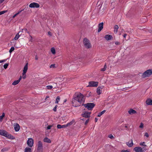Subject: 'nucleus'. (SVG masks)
<instances>
[{"mask_svg":"<svg viewBox=\"0 0 152 152\" xmlns=\"http://www.w3.org/2000/svg\"><path fill=\"white\" fill-rule=\"evenodd\" d=\"M74 97L81 104L84 102L85 100L84 96L80 93H77Z\"/></svg>","mask_w":152,"mask_h":152,"instance_id":"1","label":"nucleus"},{"mask_svg":"<svg viewBox=\"0 0 152 152\" xmlns=\"http://www.w3.org/2000/svg\"><path fill=\"white\" fill-rule=\"evenodd\" d=\"M0 134L10 139H14V137L9 134L7 132L3 130H0Z\"/></svg>","mask_w":152,"mask_h":152,"instance_id":"2","label":"nucleus"},{"mask_svg":"<svg viewBox=\"0 0 152 152\" xmlns=\"http://www.w3.org/2000/svg\"><path fill=\"white\" fill-rule=\"evenodd\" d=\"M152 75V69H149L146 70L142 75L141 77L142 78H145L149 77Z\"/></svg>","mask_w":152,"mask_h":152,"instance_id":"3","label":"nucleus"},{"mask_svg":"<svg viewBox=\"0 0 152 152\" xmlns=\"http://www.w3.org/2000/svg\"><path fill=\"white\" fill-rule=\"evenodd\" d=\"M83 43L85 47L87 49L90 48L92 47L90 41L86 38L84 39Z\"/></svg>","mask_w":152,"mask_h":152,"instance_id":"4","label":"nucleus"},{"mask_svg":"<svg viewBox=\"0 0 152 152\" xmlns=\"http://www.w3.org/2000/svg\"><path fill=\"white\" fill-rule=\"evenodd\" d=\"M88 110H91L95 106V104L93 103H88L83 104Z\"/></svg>","mask_w":152,"mask_h":152,"instance_id":"5","label":"nucleus"},{"mask_svg":"<svg viewBox=\"0 0 152 152\" xmlns=\"http://www.w3.org/2000/svg\"><path fill=\"white\" fill-rule=\"evenodd\" d=\"M147 149L145 147L141 148L139 146L136 147L133 149L135 152H144Z\"/></svg>","mask_w":152,"mask_h":152,"instance_id":"6","label":"nucleus"},{"mask_svg":"<svg viewBox=\"0 0 152 152\" xmlns=\"http://www.w3.org/2000/svg\"><path fill=\"white\" fill-rule=\"evenodd\" d=\"M72 103L73 106L75 107H77L80 106L81 103L79 102L76 98L74 97L72 99Z\"/></svg>","mask_w":152,"mask_h":152,"instance_id":"7","label":"nucleus"},{"mask_svg":"<svg viewBox=\"0 0 152 152\" xmlns=\"http://www.w3.org/2000/svg\"><path fill=\"white\" fill-rule=\"evenodd\" d=\"M37 150L38 152H42L43 144L40 141H39L37 144Z\"/></svg>","mask_w":152,"mask_h":152,"instance_id":"8","label":"nucleus"},{"mask_svg":"<svg viewBox=\"0 0 152 152\" xmlns=\"http://www.w3.org/2000/svg\"><path fill=\"white\" fill-rule=\"evenodd\" d=\"M99 83L98 82L90 81L89 82V84L87 86V87H96L98 85Z\"/></svg>","mask_w":152,"mask_h":152,"instance_id":"9","label":"nucleus"},{"mask_svg":"<svg viewBox=\"0 0 152 152\" xmlns=\"http://www.w3.org/2000/svg\"><path fill=\"white\" fill-rule=\"evenodd\" d=\"M91 113V112L85 111L82 114V115L83 117L89 118L90 117Z\"/></svg>","mask_w":152,"mask_h":152,"instance_id":"10","label":"nucleus"},{"mask_svg":"<svg viewBox=\"0 0 152 152\" xmlns=\"http://www.w3.org/2000/svg\"><path fill=\"white\" fill-rule=\"evenodd\" d=\"M27 143L28 145L30 147H32L33 145L34 140L32 138H28Z\"/></svg>","mask_w":152,"mask_h":152,"instance_id":"11","label":"nucleus"},{"mask_svg":"<svg viewBox=\"0 0 152 152\" xmlns=\"http://www.w3.org/2000/svg\"><path fill=\"white\" fill-rule=\"evenodd\" d=\"M29 6L31 8H39V5L37 3L33 2L30 4Z\"/></svg>","mask_w":152,"mask_h":152,"instance_id":"12","label":"nucleus"},{"mask_svg":"<svg viewBox=\"0 0 152 152\" xmlns=\"http://www.w3.org/2000/svg\"><path fill=\"white\" fill-rule=\"evenodd\" d=\"M14 127L15 130L16 132L18 131L20 129L19 125L17 123H15L14 124Z\"/></svg>","mask_w":152,"mask_h":152,"instance_id":"13","label":"nucleus"},{"mask_svg":"<svg viewBox=\"0 0 152 152\" xmlns=\"http://www.w3.org/2000/svg\"><path fill=\"white\" fill-rule=\"evenodd\" d=\"M104 88V86H102L98 87L97 88L96 92L98 95L101 93V91L102 89Z\"/></svg>","mask_w":152,"mask_h":152,"instance_id":"14","label":"nucleus"},{"mask_svg":"<svg viewBox=\"0 0 152 152\" xmlns=\"http://www.w3.org/2000/svg\"><path fill=\"white\" fill-rule=\"evenodd\" d=\"M103 23L102 22L100 23L98 25V32H100L103 28Z\"/></svg>","mask_w":152,"mask_h":152,"instance_id":"15","label":"nucleus"},{"mask_svg":"<svg viewBox=\"0 0 152 152\" xmlns=\"http://www.w3.org/2000/svg\"><path fill=\"white\" fill-rule=\"evenodd\" d=\"M22 32V31H19L18 33V34H17L15 36V37L14 38V39L15 40H16L18 39L19 37L21 35Z\"/></svg>","mask_w":152,"mask_h":152,"instance_id":"16","label":"nucleus"},{"mask_svg":"<svg viewBox=\"0 0 152 152\" xmlns=\"http://www.w3.org/2000/svg\"><path fill=\"white\" fill-rule=\"evenodd\" d=\"M128 113L130 115H132L136 113L137 112L135 110L132 109H130L128 111Z\"/></svg>","mask_w":152,"mask_h":152,"instance_id":"17","label":"nucleus"},{"mask_svg":"<svg viewBox=\"0 0 152 152\" xmlns=\"http://www.w3.org/2000/svg\"><path fill=\"white\" fill-rule=\"evenodd\" d=\"M104 38H105L106 40H109L111 39L112 38V37L111 35H110L107 34L105 36Z\"/></svg>","mask_w":152,"mask_h":152,"instance_id":"18","label":"nucleus"},{"mask_svg":"<svg viewBox=\"0 0 152 152\" xmlns=\"http://www.w3.org/2000/svg\"><path fill=\"white\" fill-rule=\"evenodd\" d=\"M146 103L147 105H152V100L150 99H148L146 101Z\"/></svg>","mask_w":152,"mask_h":152,"instance_id":"19","label":"nucleus"},{"mask_svg":"<svg viewBox=\"0 0 152 152\" xmlns=\"http://www.w3.org/2000/svg\"><path fill=\"white\" fill-rule=\"evenodd\" d=\"M126 145L129 147H132L133 145L132 140H131V141H129L127 143Z\"/></svg>","mask_w":152,"mask_h":152,"instance_id":"20","label":"nucleus"},{"mask_svg":"<svg viewBox=\"0 0 152 152\" xmlns=\"http://www.w3.org/2000/svg\"><path fill=\"white\" fill-rule=\"evenodd\" d=\"M43 141L44 142L48 143H50L51 142V140H50L47 137H45Z\"/></svg>","mask_w":152,"mask_h":152,"instance_id":"21","label":"nucleus"},{"mask_svg":"<svg viewBox=\"0 0 152 152\" xmlns=\"http://www.w3.org/2000/svg\"><path fill=\"white\" fill-rule=\"evenodd\" d=\"M75 122V120H72V121L69 122V123H67L66 124V127L68 126H69L72 125L74 122Z\"/></svg>","mask_w":152,"mask_h":152,"instance_id":"22","label":"nucleus"},{"mask_svg":"<svg viewBox=\"0 0 152 152\" xmlns=\"http://www.w3.org/2000/svg\"><path fill=\"white\" fill-rule=\"evenodd\" d=\"M118 26L117 25H115L114 26V32L116 34L118 32Z\"/></svg>","mask_w":152,"mask_h":152,"instance_id":"23","label":"nucleus"},{"mask_svg":"<svg viewBox=\"0 0 152 152\" xmlns=\"http://www.w3.org/2000/svg\"><path fill=\"white\" fill-rule=\"evenodd\" d=\"M57 128L58 129H61L63 128H66V125H61L60 124H58L57 125Z\"/></svg>","mask_w":152,"mask_h":152,"instance_id":"24","label":"nucleus"},{"mask_svg":"<svg viewBox=\"0 0 152 152\" xmlns=\"http://www.w3.org/2000/svg\"><path fill=\"white\" fill-rule=\"evenodd\" d=\"M28 63H27L26 64V65H25V66H24V67L23 68V72H27V70L28 68Z\"/></svg>","mask_w":152,"mask_h":152,"instance_id":"25","label":"nucleus"},{"mask_svg":"<svg viewBox=\"0 0 152 152\" xmlns=\"http://www.w3.org/2000/svg\"><path fill=\"white\" fill-rule=\"evenodd\" d=\"M25 152H31V149L29 147L26 148L24 150Z\"/></svg>","mask_w":152,"mask_h":152,"instance_id":"26","label":"nucleus"},{"mask_svg":"<svg viewBox=\"0 0 152 152\" xmlns=\"http://www.w3.org/2000/svg\"><path fill=\"white\" fill-rule=\"evenodd\" d=\"M51 86L52 87V88H53V89L56 88H58L57 84L56 83H53Z\"/></svg>","mask_w":152,"mask_h":152,"instance_id":"27","label":"nucleus"},{"mask_svg":"<svg viewBox=\"0 0 152 152\" xmlns=\"http://www.w3.org/2000/svg\"><path fill=\"white\" fill-rule=\"evenodd\" d=\"M105 111H106L105 110H104L103 111L101 112L98 115V117H100L104 113H105Z\"/></svg>","mask_w":152,"mask_h":152,"instance_id":"28","label":"nucleus"},{"mask_svg":"<svg viewBox=\"0 0 152 152\" xmlns=\"http://www.w3.org/2000/svg\"><path fill=\"white\" fill-rule=\"evenodd\" d=\"M5 114L4 113H3L2 114V115L0 116V121H2V119L4 117Z\"/></svg>","mask_w":152,"mask_h":152,"instance_id":"29","label":"nucleus"},{"mask_svg":"<svg viewBox=\"0 0 152 152\" xmlns=\"http://www.w3.org/2000/svg\"><path fill=\"white\" fill-rule=\"evenodd\" d=\"M51 51L53 54H55L56 53V50L54 48H52L51 49Z\"/></svg>","mask_w":152,"mask_h":152,"instance_id":"30","label":"nucleus"},{"mask_svg":"<svg viewBox=\"0 0 152 152\" xmlns=\"http://www.w3.org/2000/svg\"><path fill=\"white\" fill-rule=\"evenodd\" d=\"M107 68V66L105 64L104 66V68L101 69V71H104L106 70Z\"/></svg>","mask_w":152,"mask_h":152,"instance_id":"31","label":"nucleus"},{"mask_svg":"<svg viewBox=\"0 0 152 152\" xmlns=\"http://www.w3.org/2000/svg\"><path fill=\"white\" fill-rule=\"evenodd\" d=\"M19 81H18V80H15L12 83V85H16L17 84H18L19 83Z\"/></svg>","mask_w":152,"mask_h":152,"instance_id":"32","label":"nucleus"},{"mask_svg":"<svg viewBox=\"0 0 152 152\" xmlns=\"http://www.w3.org/2000/svg\"><path fill=\"white\" fill-rule=\"evenodd\" d=\"M140 145L142 146L146 147L147 146L146 145H145V142H143L140 143Z\"/></svg>","mask_w":152,"mask_h":152,"instance_id":"33","label":"nucleus"},{"mask_svg":"<svg viewBox=\"0 0 152 152\" xmlns=\"http://www.w3.org/2000/svg\"><path fill=\"white\" fill-rule=\"evenodd\" d=\"M60 96H57L56 99L55 103H58L59 101L60 100Z\"/></svg>","mask_w":152,"mask_h":152,"instance_id":"34","label":"nucleus"},{"mask_svg":"<svg viewBox=\"0 0 152 152\" xmlns=\"http://www.w3.org/2000/svg\"><path fill=\"white\" fill-rule=\"evenodd\" d=\"M52 88L51 86H46V89L50 90Z\"/></svg>","mask_w":152,"mask_h":152,"instance_id":"35","label":"nucleus"},{"mask_svg":"<svg viewBox=\"0 0 152 152\" xmlns=\"http://www.w3.org/2000/svg\"><path fill=\"white\" fill-rule=\"evenodd\" d=\"M15 48L13 47H12L9 50L10 53H11L13 50H14Z\"/></svg>","mask_w":152,"mask_h":152,"instance_id":"36","label":"nucleus"},{"mask_svg":"<svg viewBox=\"0 0 152 152\" xmlns=\"http://www.w3.org/2000/svg\"><path fill=\"white\" fill-rule=\"evenodd\" d=\"M8 150V148H3L1 150V151L2 152H4V151H6Z\"/></svg>","mask_w":152,"mask_h":152,"instance_id":"37","label":"nucleus"},{"mask_svg":"<svg viewBox=\"0 0 152 152\" xmlns=\"http://www.w3.org/2000/svg\"><path fill=\"white\" fill-rule=\"evenodd\" d=\"M7 12V10H4L0 12V15L4 14Z\"/></svg>","mask_w":152,"mask_h":152,"instance_id":"38","label":"nucleus"},{"mask_svg":"<svg viewBox=\"0 0 152 152\" xmlns=\"http://www.w3.org/2000/svg\"><path fill=\"white\" fill-rule=\"evenodd\" d=\"M9 65L8 64H6L4 65V67L5 69H6Z\"/></svg>","mask_w":152,"mask_h":152,"instance_id":"39","label":"nucleus"},{"mask_svg":"<svg viewBox=\"0 0 152 152\" xmlns=\"http://www.w3.org/2000/svg\"><path fill=\"white\" fill-rule=\"evenodd\" d=\"M55 64H52L50 65V68H55Z\"/></svg>","mask_w":152,"mask_h":152,"instance_id":"40","label":"nucleus"},{"mask_svg":"<svg viewBox=\"0 0 152 152\" xmlns=\"http://www.w3.org/2000/svg\"><path fill=\"white\" fill-rule=\"evenodd\" d=\"M143 127H144L143 124L142 123H141L140 125L139 126V127L140 128H143Z\"/></svg>","mask_w":152,"mask_h":152,"instance_id":"41","label":"nucleus"},{"mask_svg":"<svg viewBox=\"0 0 152 152\" xmlns=\"http://www.w3.org/2000/svg\"><path fill=\"white\" fill-rule=\"evenodd\" d=\"M32 39H33V38H32V37L31 36V35H30L29 36V41H30L31 42H32Z\"/></svg>","mask_w":152,"mask_h":152,"instance_id":"42","label":"nucleus"},{"mask_svg":"<svg viewBox=\"0 0 152 152\" xmlns=\"http://www.w3.org/2000/svg\"><path fill=\"white\" fill-rule=\"evenodd\" d=\"M108 137L111 139H113L114 138L113 136L111 134H110L108 135Z\"/></svg>","mask_w":152,"mask_h":152,"instance_id":"43","label":"nucleus"},{"mask_svg":"<svg viewBox=\"0 0 152 152\" xmlns=\"http://www.w3.org/2000/svg\"><path fill=\"white\" fill-rule=\"evenodd\" d=\"M53 126L52 125H49V126H48L47 127V129H51V127H52Z\"/></svg>","mask_w":152,"mask_h":152,"instance_id":"44","label":"nucleus"},{"mask_svg":"<svg viewBox=\"0 0 152 152\" xmlns=\"http://www.w3.org/2000/svg\"><path fill=\"white\" fill-rule=\"evenodd\" d=\"M89 121V119L88 118L85 122V124L86 125Z\"/></svg>","mask_w":152,"mask_h":152,"instance_id":"45","label":"nucleus"},{"mask_svg":"<svg viewBox=\"0 0 152 152\" xmlns=\"http://www.w3.org/2000/svg\"><path fill=\"white\" fill-rule=\"evenodd\" d=\"M7 60L6 59H4L2 60H0V63H3L4 62H5Z\"/></svg>","mask_w":152,"mask_h":152,"instance_id":"46","label":"nucleus"},{"mask_svg":"<svg viewBox=\"0 0 152 152\" xmlns=\"http://www.w3.org/2000/svg\"><path fill=\"white\" fill-rule=\"evenodd\" d=\"M57 105H56L55 106V107L53 109V110L54 111H56V108H57Z\"/></svg>","mask_w":152,"mask_h":152,"instance_id":"47","label":"nucleus"},{"mask_svg":"<svg viewBox=\"0 0 152 152\" xmlns=\"http://www.w3.org/2000/svg\"><path fill=\"white\" fill-rule=\"evenodd\" d=\"M145 136L147 137H149V135L148 133L146 132L145 133Z\"/></svg>","mask_w":152,"mask_h":152,"instance_id":"48","label":"nucleus"},{"mask_svg":"<svg viewBox=\"0 0 152 152\" xmlns=\"http://www.w3.org/2000/svg\"><path fill=\"white\" fill-rule=\"evenodd\" d=\"M24 10V9H23L19 11L17 13V14L18 15L20 13H21L22 11Z\"/></svg>","mask_w":152,"mask_h":152,"instance_id":"49","label":"nucleus"},{"mask_svg":"<svg viewBox=\"0 0 152 152\" xmlns=\"http://www.w3.org/2000/svg\"><path fill=\"white\" fill-rule=\"evenodd\" d=\"M115 44L116 45H119L120 44V43L118 41H116L115 43Z\"/></svg>","mask_w":152,"mask_h":152,"instance_id":"50","label":"nucleus"},{"mask_svg":"<svg viewBox=\"0 0 152 152\" xmlns=\"http://www.w3.org/2000/svg\"><path fill=\"white\" fill-rule=\"evenodd\" d=\"M121 152H129V151L128 150H124L122 151Z\"/></svg>","mask_w":152,"mask_h":152,"instance_id":"51","label":"nucleus"},{"mask_svg":"<svg viewBox=\"0 0 152 152\" xmlns=\"http://www.w3.org/2000/svg\"><path fill=\"white\" fill-rule=\"evenodd\" d=\"M91 92H90L89 93V94H88V95L87 96L88 97H89L90 96H91Z\"/></svg>","mask_w":152,"mask_h":152,"instance_id":"52","label":"nucleus"},{"mask_svg":"<svg viewBox=\"0 0 152 152\" xmlns=\"http://www.w3.org/2000/svg\"><path fill=\"white\" fill-rule=\"evenodd\" d=\"M48 34L50 36H52L51 33L50 31H49V32H48Z\"/></svg>","mask_w":152,"mask_h":152,"instance_id":"53","label":"nucleus"},{"mask_svg":"<svg viewBox=\"0 0 152 152\" xmlns=\"http://www.w3.org/2000/svg\"><path fill=\"white\" fill-rule=\"evenodd\" d=\"M18 15V14H17V13H16V14H15V15H14L13 16H12V18H15V17H16L17 15Z\"/></svg>","mask_w":152,"mask_h":152,"instance_id":"54","label":"nucleus"},{"mask_svg":"<svg viewBox=\"0 0 152 152\" xmlns=\"http://www.w3.org/2000/svg\"><path fill=\"white\" fill-rule=\"evenodd\" d=\"M26 72H23V73H22V75L24 76V75H26Z\"/></svg>","mask_w":152,"mask_h":152,"instance_id":"55","label":"nucleus"},{"mask_svg":"<svg viewBox=\"0 0 152 152\" xmlns=\"http://www.w3.org/2000/svg\"><path fill=\"white\" fill-rule=\"evenodd\" d=\"M28 7H25L24 9V10H26L28 11Z\"/></svg>","mask_w":152,"mask_h":152,"instance_id":"56","label":"nucleus"},{"mask_svg":"<svg viewBox=\"0 0 152 152\" xmlns=\"http://www.w3.org/2000/svg\"><path fill=\"white\" fill-rule=\"evenodd\" d=\"M38 57L37 56V55L35 57V59L36 60H38Z\"/></svg>","mask_w":152,"mask_h":152,"instance_id":"57","label":"nucleus"},{"mask_svg":"<svg viewBox=\"0 0 152 152\" xmlns=\"http://www.w3.org/2000/svg\"><path fill=\"white\" fill-rule=\"evenodd\" d=\"M22 77L23 79H25L26 78V75H24V76L22 75Z\"/></svg>","mask_w":152,"mask_h":152,"instance_id":"58","label":"nucleus"},{"mask_svg":"<svg viewBox=\"0 0 152 152\" xmlns=\"http://www.w3.org/2000/svg\"><path fill=\"white\" fill-rule=\"evenodd\" d=\"M127 34H124L123 37H124V38H125Z\"/></svg>","mask_w":152,"mask_h":152,"instance_id":"59","label":"nucleus"},{"mask_svg":"<svg viewBox=\"0 0 152 152\" xmlns=\"http://www.w3.org/2000/svg\"><path fill=\"white\" fill-rule=\"evenodd\" d=\"M21 77H22L21 76H20L19 79L18 80V81H19V82H20V80H21Z\"/></svg>","mask_w":152,"mask_h":152,"instance_id":"60","label":"nucleus"},{"mask_svg":"<svg viewBox=\"0 0 152 152\" xmlns=\"http://www.w3.org/2000/svg\"><path fill=\"white\" fill-rule=\"evenodd\" d=\"M98 121V119L96 118H95V122H97Z\"/></svg>","mask_w":152,"mask_h":152,"instance_id":"61","label":"nucleus"},{"mask_svg":"<svg viewBox=\"0 0 152 152\" xmlns=\"http://www.w3.org/2000/svg\"><path fill=\"white\" fill-rule=\"evenodd\" d=\"M4 0H1L0 1V3H2Z\"/></svg>","mask_w":152,"mask_h":152,"instance_id":"62","label":"nucleus"},{"mask_svg":"<svg viewBox=\"0 0 152 152\" xmlns=\"http://www.w3.org/2000/svg\"><path fill=\"white\" fill-rule=\"evenodd\" d=\"M49 98V96H47L46 97V98L45 99V100H46L47 98Z\"/></svg>","mask_w":152,"mask_h":152,"instance_id":"63","label":"nucleus"},{"mask_svg":"<svg viewBox=\"0 0 152 152\" xmlns=\"http://www.w3.org/2000/svg\"><path fill=\"white\" fill-rule=\"evenodd\" d=\"M67 100L66 99H65L64 101V102H65Z\"/></svg>","mask_w":152,"mask_h":152,"instance_id":"64","label":"nucleus"}]
</instances>
